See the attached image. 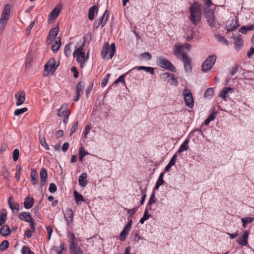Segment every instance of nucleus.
Returning <instances> with one entry per match:
<instances>
[{
    "label": "nucleus",
    "mask_w": 254,
    "mask_h": 254,
    "mask_svg": "<svg viewBox=\"0 0 254 254\" xmlns=\"http://www.w3.org/2000/svg\"><path fill=\"white\" fill-rule=\"evenodd\" d=\"M6 214L0 212V226L4 224L6 221Z\"/></svg>",
    "instance_id": "obj_47"
},
{
    "label": "nucleus",
    "mask_w": 254,
    "mask_h": 254,
    "mask_svg": "<svg viewBox=\"0 0 254 254\" xmlns=\"http://www.w3.org/2000/svg\"><path fill=\"white\" fill-rule=\"evenodd\" d=\"M73 194H74L75 201L78 205L79 204H80L81 202H83L84 201L83 196L81 194H80L79 193H78L77 191L74 190V192H73Z\"/></svg>",
    "instance_id": "obj_33"
},
{
    "label": "nucleus",
    "mask_w": 254,
    "mask_h": 254,
    "mask_svg": "<svg viewBox=\"0 0 254 254\" xmlns=\"http://www.w3.org/2000/svg\"><path fill=\"white\" fill-rule=\"evenodd\" d=\"M18 218L20 220H24L26 222H31L32 220V218L28 212H22L19 214Z\"/></svg>",
    "instance_id": "obj_26"
},
{
    "label": "nucleus",
    "mask_w": 254,
    "mask_h": 254,
    "mask_svg": "<svg viewBox=\"0 0 254 254\" xmlns=\"http://www.w3.org/2000/svg\"><path fill=\"white\" fill-rule=\"evenodd\" d=\"M77 127H78V122H76L75 123L73 126H72L71 128V129H70V135H72V134L74 132H75V131L76 130V129H77Z\"/></svg>",
    "instance_id": "obj_54"
},
{
    "label": "nucleus",
    "mask_w": 254,
    "mask_h": 254,
    "mask_svg": "<svg viewBox=\"0 0 254 254\" xmlns=\"http://www.w3.org/2000/svg\"><path fill=\"white\" fill-rule=\"evenodd\" d=\"M109 16V12L108 10H106L104 13L99 20V23L102 27H104L107 23Z\"/></svg>",
    "instance_id": "obj_28"
},
{
    "label": "nucleus",
    "mask_w": 254,
    "mask_h": 254,
    "mask_svg": "<svg viewBox=\"0 0 254 254\" xmlns=\"http://www.w3.org/2000/svg\"><path fill=\"white\" fill-rule=\"evenodd\" d=\"M205 17L209 25L211 27H218L219 25L214 20V12L212 10H209L205 12Z\"/></svg>",
    "instance_id": "obj_9"
},
{
    "label": "nucleus",
    "mask_w": 254,
    "mask_h": 254,
    "mask_svg": "<svg viewBox=\"0 0 254 254\" xmlns=\"http://www.w3.org/2000/svg\"><path fill=\"white\" fill-rule=\"evenodd\" d=\"M116 51V45L114 43H113L111 45V47L109 43H105L103 46V49L102 51V55L103 59H105L107 54L109 53V57L108 59H112Z\"/></svg>",
    "instance_id": "obj_6"
},
{
    "label": "nucleus",
    "mask_w": 254,
    "mask_h": 254,
    "mask_svg": "<svg viewBox=\"0 0 254 254\" xmlns=\"http://www.w3.org/2000/svg\"><path fill=\"white\" fill-rule=\"evenodd\" d=\"M234 44L235 48L237 51H239L241 49V47L243 45V40L241 38L240 36L237 37H234Z\"/></svg>",
    "instance_id": "obj_24"
},
{
    "label": "nucleus",
    "mask_w": 254,
    "mask_h": 254,
    "mask_svg": "<svg viewBox=\"0 0 254 254\" xmlns=\"http://www.w3.org/2000/svg\"><path fill=\"white\" fill-rule=\"evenodd\" d=\"M21 252L22 254H34V253L31 251L30 248L27 246H24L22 248Z\"/></svg>",
    "instance_id": "obj_45"
},
{
    "label": "nucleus",
    "mask_w": 254,
    "mask_h": 254,
    "mask_svg": "<svg viewBox=\"0 0 254 254\" xmlns=\"http://www.w3.org/2000/svg\"><path fill=\"white\" fill-rule=\"evenodd\" d=\"M8 203L9 207L13 212L17 213L19 211V204L18 203L13 201V198L10 196L8 199Z\"/></svg>",
    "instance_id": "obj_18"
},
{
    "label": "nucleus",
    "mask_w": 254,
    "mask_h": 254,
    "mask_svg": "<svg viewBox=\"0 0 254 254\" xmlns=\"http://www.w3.org/2000/svg\"><path fill=\"white\" fill-rule=\"evenodd\" d=\"M215 37L216 39L220 43H222L226 46H228L229 45V42L223 36H221L219 34H215Z\"/></svg>",
    "instance_id": "obj_34"
},
{
    "label": "nucleus",
    "mask_w": 254,
    "mask_h": 254,
    "mask_svg": "<svg viewBox=\"0 0 254 254\" xmlns=\"http://www.w3.org/2000/svg\"><path fill=\"white\" fill-rule=\"evenodd\" d=\"M33 232H33L32 230H30L29 229L26 230L25 232V235L28 238H30L32 237Z\"/></svg>",
    "instance_id": "obj_63"
},
{
    "label": "nucleus",
    "mask_w": 254,
    "mask_h": 254,
    "mask_svg": "<svg viewBox=\"0 0 254 254\" xmlns=\"http://www.w3.org/2000/svg\"><path fill=\"white\" fill-rule=\"evenodd\" d=\"M137 208H133L132 209H127V213L130 215L131 216L133 215L135 212L137 211Z\"/></svg>",
    "instance_id": "obj_60"
},
{
    "label": "nucleus",
    "mask_w": 254,
    "mask_h": 254,
    "mask_svg": "<svg viewBox=\"0 0 254 254\" xmlns=\"http://www.w3.org/2000/svg\"><path fill=\"white\" fill-rule=\"evenodd\" d=\"M61 8V5H58L50 13L49 16V18L53 19H56L58 16Z\"/></svg>",
    "instance_id": "obj_23"
},
{
    "label": "nucleus",
    "mask_w": 254,
    "mask_h": 254,
    "mask_svg": "<svg viewBox=\"0 0 254 254\" xmlns=\"http://www.w3.org/2000/svg\"><path fill=\"white\" fill-rule=\"evenodd\" d=\"M190 20L194 25L198 24L201 19V9L200 4L197 2L194 1L190 5Z\"/></svg>",
    "instance_id": "obj_1"
},
{
    "label": "nucleus",
    "mask_w": 254,
    "mask_h": 254,
    "mask_svg": "<svg viewBox=\"0 0 254 254\" xmlns=\"http://www.w3.org/2000/svg\"><path fill=\"white\" fill-rule=\"evenodd\" d=\"M241 220H244L245 223L248 224L252 222L254 220V218L251 217H245L242 218Z\"/></svg>",
    "instance_id": "obj_62"
},
{
    "label": "nucleus",
    "mask_w": 254,
    "mask_h": 254,
    "mask_svg": "<svg viewBox=\"0 0 254 254\" xmlns=\"http://www.w3.org/2000/svg\"><path fill=\"white\" fill-rule=\"evenodd\" d=\"M177 158V154L176 153L172 156V158L170 160L168 164L169 165H171L172 166H173L174 165H175V164L176 162Z\"/></svg>",
    "instance_id": "obj_53"
},
{
    "label": "nucleus",
    "mask_w": 254,
    "mask_h": 254,
    "mask_svg": "<svg viewBox=\"0 0 254 254\" xmlns=\"http://www.w3.org/2000/svg\"><path fill=\"white\" fill-rule=\"evenodd\" d=\"M157 64L158 66L162 68L170 70L172 72L176 71V68L174 65L163 56H159L157 57Z\"/></svg>",
    "instance_id": "obj_5"
},
{
    "label": "nucleus",
    "mask_w": 254,
    "mask_h": 254,
    "mask_svg": "<svg viewBox=\"0 0 254 254\" xmlns=\"http://www.w3.org/2000/svg\"><path fill=\"white\" fill-rule=\"evenodd\" d=\"M234 92V90L232 88L229 87H224L219 93V97L226 101L229 94H232Z\"/></svg>",
    "instance_id": "obj_16"
},
{
    "label": "nucleus",
    "mask_w": 254,
    "mask_h": 254,
    "mask_svg": "<svg viewBox=\"0 0 254 254\" xmlns=\"http://www.w3.org/2000/svg\"><path fill=\"white\" fill-rule=\"evenodd\" d=\"M19 155V151L18 149H15L13 152V159L14 161H16Z\"/></svg>",
    "instance_id": "obj_50"
},
{
    "label": "nucleus",
    "mask_w": 254,
    "mask_h": 254,
    "mask_svg": "<svg viewBox=\"0 0 254 254\" xmlns=\"http://www.w3.org/2000/svg\"><path fill=\"white\" fill-rule=\"evenodd\" d=\"M84 46V43H82L80 46L77 44V45L75 46L76 49L73 53V57L76 58V60L80 64L81 67H83L84 63L88 59V53H87V55L86 56L85 52L83 51Z\"/></svg>",
    "instance_id": "obj_3"
},
{
    "label": "nucleus",
    "mask_w": 254,
    "mask_h": 254,
    "mask_svg": "<svg viewBox=\"0 0 254 254\" xmlns=\"http://www.w3.org/2000/svg\"><path fill=\"white\" fill-rule=\"evenodd\" d=\"M10 14V6L9 4L4 6L2 13L0 18V35H1L7 23Z\"/></svg>",
    "instance_id": "obj_4"
},
{
    "label": "nucleus",
    "mask_w": 254,
    "mask_h": 254,
    "mask_svg": "<svg viewBox=\"0 0 254 254\" xmlns=\"http://www.w3.org/2000/svg\"><path fill=\"white\" fill-rule=\"evenodd\" d=\"M39 142L42 146L45 147L46 150H49L50 148L48 146L46 139L44 136H42L41 135L39 136Z\"/></svg>",
    "instance_id": "obj_38"
},
{
    "label": "nucleus",
    "mask_w": 254,
    "mask_h": 254,
    "mask_svg": "<svg viewBox=\"0 0 254 254\" xmlns=\"http://www.w3.org/2000/svg\"><path fill=\"white\" fill-rule=\"evenodd\" d=\"M96 8L97 7L96 6V5H93L89 8L88 12V18L90 20H93L94 18L95 11L96 9Z\"/></svg>",
    "instance_id": "obj_37"
},
{
    "label": "nucleus",
    "mask_w": 254,
    "mask_h": 254,
    "mask_svg": "<svg viewBox=\"0 0 254 254\" xmlns=\"http://www.w3.org/2000/svg\"><path fill=\"white\" fill-rule=\"evenodd\" d=\"M239 26V24L238 23V19L236 18L232 19L231 20L227 22L225 26V29L228 32H229L232 31L234 29L237 28Z\"/></svg>",
    "instance_id": "obj_14"
},
{
    "label": "nucleus",
    "mask_w": 254,
    "mask_h": 254,
    "mask_svg": "<svg viewBox=\"0 0 254 254\" xmlns=\"http://www.w3.org/2000/svg\"><path fill=\"white\" fill-rule=\"evenodd\" d=\"M68 105L66 104H64L61 106L60 109H58L57 115L59 117H68L70 112L67 110Z\"/></svg>",
    "instance_id": "obj_17"
},
{
    "label": "nucleus",
    "mask_w": 254,
    "mask_h": 254,
    "mask_svg": "<svg viewBox=\"0 0 254 254\" xmlns=\"http://www.w3.org/2000/svg\"><path fill=\"white\" fill-rule=\"evenodd\" d=\"M34 204V199L32 197H27L25 198L24 205V207L26 209L31 208Z\"/></svg>",
    "instance_id": "obj_29"
},
{
    "label": "nucleus",
    "mask_w": 254,
    "mask_h": 254,
    "mask_svg": "<svg viewBox=\"0 0 254 254\" xmlns=\"http://www.w3.org/2000/svg\"><path fill=\"white\" fill-rule=\"evenodd\" d=\"M31 178L32 184L33 185H35L37 184L38 178V175L35 169L32 170L31 173Z\"/></svg>",
    "instance_id": "obj_32"
},
{
    "label": "nucleus",
    "mask_w": 254,
    "mask_h": 254,
    "mask_svg": "<svg viewBox=\"0 0 254 254\" xmlns=\"http://www.w3.org/2000/svg\"><path fill=\"white\" fill-rule=\"evenodd\" d=\"M248 236L249 232L247 231H245L242 236L237 240L238 243L241 246L247 245Z\"/></svg>",
    "instance_id": "obj_21"
},
{
    "label": "nucleus",
    "mask_w": 254,
    "mask_h": 254,
    "mask_svg": "<svg viewBox=\"0 0 254 254\" xmlns=\"http://www.w3.org/2000/svg\"><path fill=\"white\" fill-rule=\"evenodd\" d=\"M214 94V90L212 88H209L205 91L204 96L205 98H211L212 97Z\"/></svg>",
    "instance_id": "obj_39"
},
{
    "label": "nucleus",
    "mask_w": 254,
    "mask_h": 254,
    "mask_svg": "<svg viewBox=\"0 0 254 254\" xmlns=\"http://www.w3.org/2000/svg\"><path fill=\"white\" fill-rule=\"evenodd\" d=\"M154 197H155V193L153 192L152 193V194L151 195L149 200V201L148 202V205L150 206L151 205H152V204H153L155 202V200L154 199Z\"/></svg>",
    "instance_id": "obj_55"
},
{
    "label": "nucleus",
    "mask_w": 254,
    "mask_h": 254,
    "mask_svg": "<svg viewBox=\"0 0 254 254\" xmlns=\"http://www.w3.org/2000/svg\"><path fill=\"white\" fill-rule=\"evenodd\" d=\"M87 177V175L86 173H82L81 175L79 177V185L82 187H85L86 186L87 184V181L86 180V178Z\"/></svg>",
    "instance_id": "obj_25"
},
{
    "label": "nucleus",
    "mask_w": 254,
    "mask_h": 254,
    "mask_svg": "<svg viewBox=\"0 0 254 254\" xmlns=\"http://www.w3.org/2000/svg\"><path fill=\"white\" fill-rule=\"evenodd\" d=\"M55 64L56 61L55 59H51L45 65V71L47 72L48 73L50 72H52V73L54 72L58 66V65H56Z\"/></svg>",
    "instance_id": "obj_12"
},
{
    "label": "nucleus",
    "mask_w": 254,
    "mask_h": 254,
    "mask_svg": "<svg viewBox=\"0 0 254 254\" xmlns=\"http://www.w3.org/2000/svg\"><path fill=\"white\" fill-rule=\"evenodd\" d=\"M216 59L217 57L215 55H211L209 56L206 60L202 64V70L205 72L210 70L214 64Z\"/></svg>",
    "instance_id": "obj_7"
},
{
    "label": "nucleus",
    "mask_w": 254,
    "mask_h": 254,
    "mask_svg": "<svg viewBox=\"0 0 254 254\" xmlns=\"http://www.w3.org/2000/svg\"><path fill=\"white\" fill-rule=\"evenodd\" d=\"M92 128V127L90 125H88L85 129L84 134V137L85 138H87V135L90 132V130Z\"/></svg>",
    "instance_id": "obj_57"
},
{
    "label": "nucleus",
    "mask_w": 254,
    "mask_h": 254,
    "mask_svg": "<svg viewBox=\"0 0 254 254\" xmlns=\"http://www.w3.org/2000/svg\"><path fill=\"white\" fill-rule=\"evenodd\" d=\"M9 172L6 168H3V176L5 180H7L9 177Z\"/></svg>",
    "instance_id": "obj_61"
},
{
    "label": "nucleus",
    "mask_w": 254,
    "mask_h": 254,
    "mask_svg": "<svg viewBox=\"0 0 254 254\" xmlns=\"http://www.w3.org/2000/svg\"><path fill=\"white\" fill-rule=\"evenodd\" d=\"M71 71L74 73L73 77L75 78H77L78 76V72L76 69V67L75 66H73L71 68Z\"/></svg>",
    "instance_id": "obj_59"
},
{
    "label": "nucleus",
    "mask_w": 254,
    "mask_h": 254,
    "mask_svg": "<svg viewBox=\"0 0 254 254\" xmlns=\"http://www.w3.org/2000/svg\"><path fill=\"white\" fill-rule=\"evenodd\" d=\"M40 184L42 187L44 186L46 184L47 179V172L46 169L42 168L41 169L40 172Z\"/></svg>",
    "instance_id": "obj_22"
},
{
    "label": "nucleus",
    "mask_w": 254,
    "mask_h": 254,
    "mask_svg": "<svg viewBox=\"0 0 254 254\" xmlns=\"http://www.w3.org/2000/svg\"><path fill=\"white\" fill-rule=\"evenodd\" d=\"M84 88L83 83L82 82H79L76 85V94L81 95L83 93V89Z\"/></svg>",
    "instance_id": "obj_40"
},
{
    "label": "nucleus",
    "mask_w": 254,
    "mask_h": 254,
    "mask_svg": "<svg viewBox=\"0 0 254 254\" xmlns=\"http://www.w3.org/2000/svg\"><path fill=\"white\" fill-rule=\"evenodd\" d=\"M10 233V230L9 226L7 225H3L0 230V234L3 237L8 236Z\"/></svg>",
    "instance_id": "obj_30"
},
{
    "label": "nucleus",
    "mask_w": 254,
    "mask_h": 254,
    "mask_svg": "<svg viewBox=\"0 0 254 254\" xmlns=\"http://www.w3.org/2000/svg\"><path fill=\"white\" fill-rule=\"evenodd\" d=\"M57 188L56 185L54 183L50 185L49 190L51 193H54L57 191Z\"/></svg>",
    "instance_id": "obj_52"
},
{
    "label": "nucleus",
    "mask_w": 254,
    "mask_h": 254,
    "mask_svg": "<svg viewBox=\"0 0 254 254\" xmlns=\"http://www.w3.org/2000/svg\"><path fill=\"white\" fill-rule=\"evenodd\" d=\"M150 217L151 215L148 214V210L146 209L144 212L143 217L140 219V223L141 224H143L144 221L147 220Z\"/></svg>",
    "instance_id": "obj_42"
},
{
    "label": "nucleus",
    "mask_w": 254,
    "mask_h": 254,
    "mask_svg": "<svg viewBox=\"0 0 254 254\" xmlns=\"http://www.w3.org/2000/svg\"><path fill=\"white\" fill-rule=\"evenodd\" d=\"M183 95L187 106L190 108H192L194 105V102L190 92L188 89H185Z\"/></svg>",
    "instance_id": "obj_10"
},
{
    "label": "nucleus",
    "mask_w": 254,
    "mask_h": 254,
    "mask_svg": "<svg viewBox=\"0 0 254 254\" xmlns=\"http://www.w3.org/2000/svg\"><path fill=\"white\" fill-rule=\"evenodd\" d=\"M250 27V26L248 27L243 26L239 29V32L243 34H245L247 32V31L252 30L249 29Z\"/></svg>",
    "instance_id": "obj_56"
},
{
    "label": "nucleus",
    "mask_w": 254,
    "mask_h": 254,
    "mask_svg": "<svg viewBox=\"0 0 254 254\" xmlns=\"http://www.w3.org/2000/svg\"><path fill=\"white\" fill-rule=\"evenodd\" d=\"M131 225L132 220L130 219L128 223L124 226L123 231L120 234V240L121 241H124L126 240L127 236L131 229Z\"/></svg>",
    "instance_id": "obj_11"
},
{
    "label": "nucleus",
    "mask_w": 254,
    "mask_h": 254,
    "mask_svg": "<svg viewBox=\"0 0 254 254\" xmlns=\"http://www.w3.org/2000/svg\"><path fill=\"white\" fill-rule=\"evenodd\" d=\"M17 172L15 175V178L17 181H19L20 179V173L22 170V167L20 165H17L16 166Z\"/></svg>",
    "instance_id": "obj_49"
},
{
    "label": "nucleus",
    "mask_w": 254,
    "mask_h": 254,
    "mask_svg": "<svg viewBox=\"0 0 254 254\" xmlns=\"http://www.w3.org/2000/svg\"><path fill=\"white\" fill-rule=\"evenodd\" d=\"M9 246V243L7 240L3 241L0 244V251H4L6 250Z\"/></svg>",
    "instance_id": "obj_43"
},
{
    "label": "nucleus",
    "mask_w": 254,
    "mask_h": 254,
    "mask_svg": "<svg viewBox=\"0 0 254 254\" xmlns=\"http://www.w3.org/2000/svg\"><path fill=\"white\" fill-rule=\"evenodd\" d=\"M16 100V105L19 106L23 104L25 100V93L23 91H20L16 93L15 95Z\"/></svg>",
    "instance_id": "obj_15"
},
{
    "label": "nucleus",
    "mask_w": 254,
    "mask_h": 254,
    "mask_svg": "<svg viewBox=\"0 0 254 254\" xmlns=\"http://www.w3.org/2000/svg\"><path fill=\"white\" fill-rule=\"evenodd\" d=\"M64 218L68 226L72 221L73 217V212L71 208H67L64 212Z\"/></svg>",
    "instance_id": "obj_19"
},
{
    "label": "nucleus",
    "mask_w": 254,
    "mask_h": 254,
    "mask_svg": "<svg viewBox=\"0 0 254 254\" xmlns=\"http://www.w3.org/2000/svg\"><path fill=\"white\" fill-rule=\"evenodd\" d=\"M59 26H56L52 28L47 37V43L48 44H51L53 41L55 39L59 32Z\"/></svg>",
    "instance_id": "obj_13"
},
{
    "label": "nucleus",
    "mask_w": 254,
    "mask_h": 254,
    "mask_svg": "<svg viewBox=\"0 0 254 254\" xmlns=\"http://www.w3.org/2000/svg\"><path fill=\"white\" fill-rule=\"evenodd\" d=\"M189 139L185 140L181 144L180 148L178 150V152L181 153L185 150H187L189 148Z\"/></svg>",
    "instance_id": "obj_31"
},
{
    "label": "nucleus",
    "mask_w": 254,
    "mask_h": 254,
    "mask_svg": "<svg viewBox=\"0 0 254 254\" xmlns=\"http://www.w3.org/2000/svg\"><path fill=\"white\" fill-rule=\"evenodd\" d=\"M160 76L164 81L169 83L170 84L173 86H176L177 85L178 82L174 74L167 72H164L161 73Z\"/></svg>",
    "instance_id": "obj_8"
},
{
    "label": "nucleus",
    "mask_w": 254,
    "mask_h": 254,
    "mask_svg": "<svg viewBox=\"0 0 254 254\" xmlns=\"http://www.w3.org/2000/svg\"><path fill=\"white\" fill-rule=\"evenodd\" d=\"M133 68H137L138 70H144L146 72L149 73L151 74L154 73V68L152 67L140 66Z\"/></svg>",
    "instance_id": "obj_35"
},
{
    "label": "nucleus",
    "mask_w": 254,
    "mask_h": 254,
    "mask_svg": "<svg viewBox=\"0 0 254 254\" xmlns=\"http://www.w3.org/2000/svg\"><path fill=\"white\" fill-rule=\"evenodd\" d=\"M27 108H23L21 109H18L15 110L14 114L15 116H19L27 111Z\"/></svg>",
    "instance_id": "obj_46"
},
{
    "label": "nucleus",
    "mask_w": 254,
    "mask_h": 254,
    "mask_svg": "<svg viewBox=\"0 0 254 254\" xmlns=\"http://www.w3.org/2000/svg\"><path fill=\"white\" fill-rule=\"evenodd\" d=\"M127 73H126L121 75L114 82V84H117L119 82L125 83V78Z\"/></svg>",
    "instance_id": "obj_48"
},
{
    "label": "nucleus",
    "mask_w": 254,
    "mask_h": 254,
    "mask_svg": "<svg viewBox=\"0 0 254 254\" xmlns=\"http://www.w3.org/2000/svg\"><path fill=\"white\" fill-rule=\"evenodd\" d=\"M174 54L178 58H182L184 63V66L186 72H189L191 71V66L190 65L191 60L186 55L185 52H183V47H178L174 51Z\"/></svg>",
    "instance_id": "obj_2"
},
{
    "label": "nucleus",
    "mask_w": 254,
    "mask_h": 254,
    "mask_svg": "<svg viewBox=\"0 0 254 254\" xmlns=\"http://www.w3.org/2000/svg\"><path fill=\"white\" fill-rule=\"evenodd\" d=\"M70 45H71L70 43L68 44L65 46V48H64V54L67 57L70 56L71 55V53Z\"/></svg>",
    "instance_id": "obj_44"
},
{
    "label": "nucleus",
    "mask_w": 254,
    "mask_h": 254,
    "mask_svg": "<svg viewBox=\"0 0 254 254\" xmlns=\"http://www.w3.org/2000/svg\"><path fill=\"white\" fill-rule=\"evenodd\" d=\"M164 173L163 172L161 173L158 178V181L155 185L154 189L157 190L158 188L161 186V185L164 184V181L163 180V176H164Z\"/></svg>",
    "instance_id": "obj_36"
},
{
    "label": "nucleus",
    "mask_w": 254,
    "mask_h": 254,
    "mask_svg": "<svg viewBox=\"0 0 254 254\" xmlns=\"http://www.w3.org/2000/svg\"><path fill=\"white\" fill-rule=\"evenodd\" d=\"M67 235L68 238L70 240V245H71L72 243H74V240L75 239L74 235L70 232H67Z\"/></svg>",
    "instance_id": "obj_51"
},
{
    "label": "nucleus",
    "mask_w": 254,
    "mask_h": 254,
    "mask_svg": "<svg viewBox=\"0 0 254 254\" xmlns=\"http://www.w3.org/2000/svg\"><path fill=\"white\" fill-rule=\"evenodd\" d=\"M61 46V38L60 37H58L56 40L55 41V44L52 46V50L54 53H56L59 50Z\"/></svg>",
    "instance_id": "obj_27"
},
{
    "label": "nucleus",
    "mask_w": 254,
    "mask_h": 254,
    "mask_svg": "<svg viewBox=\"0 0 254 254\" xmlns=\"http://www.w3.org/2000/svg\"><path fill=\"white\" fill-rule=\"evenodd\" d=\"M69 250L71 254H84L82 250L75 243H72L69 245Z\"/></svg>",
    "instance_id": "obj_20"
},
{
    "label": "nucleus",
    "mask_w": 254,
    "mask_h": 254,
    "mask_svg": "<svg viewBox=\"0 0 254 254\" xmlns=\"http://www.w3.org/2000/svg\"><path fill=\"white\" fill-rule=\"evenodd\" d=\"M141 56L143 58L147 60H150L152 58L151 55L148 52H145L143 53L141 55Z\"/></svg>",
    "instance_id": "obj_58"
},
{
    "label": "nucleus",
    "mask_w": 254,
    "mask_h": 254,
    "mask_svg": "<svg viewBox=\"0 0 254 254\" xmlns=\"http://www.w3.org/2000/svg\"><path fill=\"white\" fill-rule=\"evenodd\" d=\"M88 152L87 151H85L84 150V147H81L80 148L79 151V160L80 161L82 162L83 160V157L86 155L88 154Z\"/></svg>",
    "instance_id": "obj_41"
},
{
    "label": "nucleus",
    "mask_w": 254,
    "mask_h": 254,
    "mask_svg": "<svg viewBox=\"0 0 254 254\" xmlns=\"http://www.w3.org/2000/svg\"><path fill=\"white\" fill-rule=\"evenodd\" d=\"M217 115V112H213L208 117V118L211 121H213L216 118V116Z\"/></svg>",
    "instance_id": "obj_64"
}]
</instances>
